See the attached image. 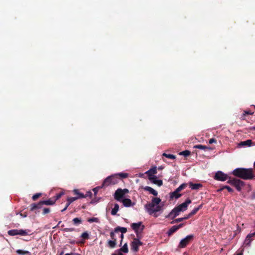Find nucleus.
I'll return each mask as SVG.
<instances>
[{"instance_id": "f257e3e1", "label": "nucleus", "mask_w": 255, "mask_h": 255, "mask_svg": "<svg viewBox=\"0 0 255 255\" xmlns=\"http://www.w3.org/2000/svg\"><path fill=\"white\" fill-rule=\"evenodd\" d=\"M164 203L161 202V200L159 198H153L150 203L145 205V208L147 212L150 215H153L157 217V213L163 210Z\"/></svg>"}, {"instance_id": "f03ea898", "label": "nucleus", "mask_w": 255, "mask_h": 255, "mask_svg": "<svg viewBox=\"0 0 255 255\" xmlns=\"http://www.w3.org/2000/svg\"><path fill=\"white\" fill-rule=\"evenodd\" d=\"M128 177V173H121L116 174L107 177L104 181L102 187L108 186L109 185H115L119 182L123 178H126Z\"/></svg>"}, {"instance_id": "7ed1b4c3", "label": "nucleus", "mask_w": 255, "mask_h": 255, "mask_svg": "<svg viewBox=\"0 0 255 255\" xmlns=\"http://www.w3.org/2000/svg\"><path fill=\"white\" fill-rule=\"evenodd\" d=\"M233 174L244 179H250L253 177L251 169L237 168L233 171Z\"/></svg>"}, {"instance_id": "20e7f679", "label": "nucleus", "mask_w": 255, "mask_h": 255, "mask_svg": "<svg viewBox=\"0 0 255 255\" xmlns=\"http://www.w3.org/2000/svg\"><path fill=\"white\" fill-rule=\"evenodd\" d=\"M127 231L128 230L126 228L118 226L115 228L113 231H112L110 233V237L112 240H117L116 235L118 234L120 236V237L121 238V243L120 245L121 246L122 245V243L124 238V234L126 233L127 232Z\"/></svg>"}, {"instance_id": "39448f33", "label": "nucleus", "mask_w": 255, "mask_h": 255, "mask_svg": "<svg viewBox=\"0 0 255 255\" xmlns=\"http://www.w3.org/2000/svg\"><path fill=\"white\" fill-rule=\"evenodd\" d=\"M131 228L135 233L137 237H141V234L142 232L144 226L141 222L133 223L130 225Z\"/></svg>"}, {"instance_id": "423d86ee", "label": "nucleus", "mask_w": 255, "mask_h": 255, "mask_svg": "<svg viewBox=\"0 0 255 255\" xmlns=\"http://www.w3.org/2000/svg\"><path fill=\"white\" fill-rule=\"evenodd\" d=\"M127 192L128 189H122L121 188H119L116 191L114 194V198L118 201H121L122 200V199L125 194Z\"/></svg>"}, {"instance_id": "0eeeda50", "label": "nucleus", "mask_w": 255, "mask_h": 255, "mask_svg": "<svg viewBox=\"0 0 255 255\" xmlns=\"http://www.w3.org/2000/svg\"><path fill=\"white\" fill-rule=\"evenodd\" d=\"M141 237H137V238H134L133 241L131 242V250L133 252H137L138 248L142 245V243L140 241Z\"/></svg>"}, {"instance_id": "6e6552de", "label": "nucleus", "mask_w": 255, "mask_h": 255, "mask_svg": "<svg viewBox=\"0 0 255 255\" xmlns=\"http://www.w3.org/2000/svg\"><path fill=\"white\" fill-rule=\"evenodd\" d=\"M228 182L234 186L238 191H241L244 186V182L239 179H233L229 180Z\"/></svg>"}, {"instance_id": "1a4fd4ad", "label": "nucleus", "mask_w": 255, "mask_h": 255, "mask_svg": "<svg viewBox=\"0 0 255 255\" xmlns=\"http://www.w3.org/2000/svg\"><path fill=\"white\" fill-rule=\"evenodd\" d=\"M193 238V236L192 235L187 236L180 241L178 247L182 248L185 247L192 241Z\"/></svg>"}, {"instance_id": "9d476101", "label": "nucleus", "mask_w": 255, "mask_h": 255, "mask_svg": "<svg viewBox=\"0 0 255 255\" xmlns=\"http://www.w3.org/2000/svg\"><path fill=\"white\" fill-rule=\"evenodd\" d=\"M148 179L153 184L157 185L158 186H161L163 184L162 181L158 179L156 175H148Z\"/></svg>"}, {"instance_id": "9b49d317", "label": "nucleus", "mask_w": 255, "mask_h": 255, "mask_svg": "<svg viewBox=\"0 0 255 255\" xmlns=\"http://www.w3.org/2000/svg\"><path fill=\"white\" fill-rule=\"evenodd\" d=\"M191 203V200L189 199H187L185 202L180 204L176 207L179 210L180 212H184L187 209V207L189 204Z\"/></svg>"}, {"instance_id": "f8f14e48", "label": "nucleus", "mask_w": 255, "mask_h": 255, "mask_svg": "<svg viewBox=\"0 0 255 255\" xmlns=\"http://www.w3.org/2000/svg\"><path fill=\"white\" fill-rule=\"evenodd\" d=\"M228 177V176L227 174L221 171H218L215 174V179L217 180L224 181L227 180Z\"/></svg>"}, {"instance_id": "ddd939ff", "label": "nucleus", "mask_w": 255, "mask_h": 255, "mask_svg": "<svg viewBox=\"0 0 255 255\" xmlns=\"http://www.w3.org/2000/svg\"><path fill=\"white\" fill-rule=\"evenodd\" d=\"M43 205V203H41V201L37 204L36 203L31 204L29 206L30 211H34L35 210L40 209L42 208V206Z\"/></svg>"}, {"instance_id": "4468645a", "label": "nucleus", "mask_w": 255, "mask_h": 255, "mask_svg": "<svg viewBox=\"0 0 255 255\" xmlns=\"http://www.w3.org/2000/svg\"><path fill=\"white\" fill-rule=\"evenodd\" d=\"M255 236V233H251L247 235L244 241V245L249 246L252 241V238Z\"/></svg>"}, {"instance_id": "2eb2a0df", "label": "nucleus", "mask_w": 255, "mask_h": 255, "mask_svg": "<svg viewBox=\"0 0 255 255\" xmlns=\"http://www.w3.org/2000/svg\"><path fill=\"white\" fill-rule=\"evenodd\" d=\"M180 213V212H179V210L176 207L170 212L168 216L173 219L178 216Z\"/></svg>"}, {"instance_id": "dca6fc26", "label": "nucleus", "mask_w": 255, "mask_h": 255, "mask_svg": "<svg viewBox=\"0 0 255 255\" xmlns=\"http://www.w3.org/2000/svg\"><path fill=\"white\" fill-rule=\"evenodd\" d=\"M183 226V224H180L178 226H174L172 227L168 231V234L169 236H170L173 233L175 232L177 230H178L179 229L181 228Z\"/></svg>"}, {"instance_id": "f3484780", "label": "nucleus", "mask_w": 255, "mask_h": 255, "mask_svg": "<svg viewBox=\"0 0 255 255\" xmlns=\"http://www.w3.org/2000/svg\"><path fill=\"white\" fill-rule=\"evenodd\" d=\"M143 189L144 190L149 192L150 194H151L154 196H157L158 194L157 192L150 187L145 186L143 188Z\"/></svg>"}, {"instance_id": "a211bd4d", "label": "nucleus", "mask_w": 255, "mask_h": 255, "mask_svg": "<svg viewBox=\"0 0 255 255\" xmlns=\"http://www.w3.org/2000/svg\"><path fill=\"white\" fill-rule=\"evenodd\" d=\"M189 185L190 187L192 190H198L200 187H201L202 186L201 184H200V183H193L192 182H190L189 183Z\"/></svg>"}, {"instance_id": "6ab92c4d", "label": "nucleus", "mask_w": 255, "mask_h": 255, "mask_svg": "<svg viewBox=\"0 0 255 255\" xmlns=\"http://www.w3.org/2000/svg\"><path fill=\"white\" fill-rule=\"evenodd\" d=\"M41 203H42L43 205H52L55 204V202L54 201V200L53 199V197H52L51 198L48 199L47 200L41 201Z\"/></svg>"}, {"instance_id": "aec40b11", "label": "nucleus", "mask_w": 255, "mask_h": 255, "mask_svg": "<svg viewBox=\"0 0 255 255\" xmlns=\"http://www.w3.org/2000/svg\"><path fill=\"white\" fill-rule=\"evenodd\" d=\"M252 144V141L250 139L247 140L246 141H242L239 144L240 146H251Z\"/></svg>"}, {"instance_id": "412c9836", "label": "nucleus", "mask_w": 255, "mask_h": 255, "mask_svg": "<svg viewBox=\"0 0 255 255\" xmlns=\"http://www.w3.org/2000/svg\"><path fill=\"white\" fill-rule=\"evenodd\" d=\"M181 196V194L179 192H177L176 190L172 192L170 194V199L173 198L178 199Z\"/></svg>"}, {"instance_id": "4be33fe9", "label": "nucleus", "mask_w": 255, "mask_h": 255, "mask_svg": "<svg viewBox=\"0 0 255 255\" xmlns=\"http://www.w3.org/2000/svg\"><path fill=\"white\" fill-rule=\"evenodd\" d=\"M73 192L74 195H76L77 196L76 197L78 198V199H80V198H84V194L80 192L79 190L78 189H74L73 191Z\"/></svg>"}, {"instance_id": "5701e85b", "label": "nucleus", "mask_w": 255, "mask_h": 255, "mask_svg": "<svg viewBox=\"0 0 255 255\" xmlns=\"http://www.w3.org/2000/svg\"><path fill=\"white\" fill-rule=\"evenodd\" d=\"M157 173L156 167H154L146 171L145 173L148 176V175H155V174Z\"/></svg>"}, {"instance_id": "b1692460", "label": "nucleus", "mask_w": 255, "mask_h": 255, "mask_svg": "<svg viewBox=\"0 0 255 255\" xmlns=\"http://www.w3.org/2000/svg\"><path fill=\"white\" fill-rule=\"evenodd\" d=\"M30 231L29 230H24L22 229L18 230V235L20 236H26L28 235V232Z\"/></svg>"}, {"instance_id": "393cba45", "label": "nucleus", "mask_w": 255, "mask_h": 255, "mask_svg": "<svg viewBox=\"0 0 255 255\" xmlns=\"http://www.w3.org/2000/svg\"><path fill=\"white\" fill-rule=\"evenodd\" d=\"M119 206L118 204H115L114 208L112 210L111 214L112 215H115L117 214V212L119 210Z\"/></svg>"}, {"instance_id": "a878e982", "label": "nucleus", "mask_w": 255, "mask_h": 255, "mask_svg": "<svg viewBox=\"0 0 255 255\" xmlns=\"http://www.w3.org/2000/svg\"><path fill=\"white\" fill-rule=\"evenodd\" d=\"M8 235L11 236H13L15 235H18V230L17 229H13L9 230L7 232Z\"/></svg>"}, {"instance_id": "bb28decb", "label": "nucleus", "mask_w": 255, "mask_h": 255, "mask_svg": "<svg viewBox=\"0 0 255 255\" xmlns=\"http://www.w3.org/2000/svg\"><path fill=\"white\" fill-rule=\"evenodd\" d=\"M72 222L74 225L78 226L82 223V220L80 218H75L73 219Z\"/></svg>"}, {"instance_id": "cd10ccee", "label": "nucleus", "mask_w": 255, "mask_h": 255, "mask_svg": "<svg viewBox=\"0 0 255 255\" xmlns=\"http://www.w3.org/2000/svg\"><path fill=\"white\" fill-rule=\"evenodd\" d=\"M117 244V240H110L108 241V245L111 248H114Z\"/></svg>"}, {"instance_id": "c85d7f7f", "label": "nucleus", "mask_w": 255, "mask_h": 255, "mask_svg": "<svg viewBox=\"0 0 255 255\" xmlns=\"http://www.w3.org/2000/svg\"><path fill=\"white\" fill-rule=\"evenodd\" d=\"M77 199L78 198H76V197H68L67 199V205L69 206L73 202L76 201Z\"/></svg>"}, {"instance_id": "c756f323", "label": "nucleus", "mask_w": 255, "mask_h": 255, "mask_svg": "<svg viewBox=\"0 0 255 255\" xmlns=\"http://www.w3.org/2000/svg\"><path fill=\"white\" fill-rule=\"evenodd\" d=\"M224 189H227L230 192H232L233 191V189L230 187L228 186H224L220 189H218V192H221Z\"/></svg>"}, {"instance_id": "7c9ffc66", "label": "nucleus", "mask_w": 255, "mask_h": 255, "mask_svg": "<svg viewBox=\"0 0 255 255\" xmlns=\"http://www.w3.org/2000/svg\"><path fill=\"white\" fill-rule=\"evenodd\" d=\"M187 186V184L183 183L181 184L179 187H178L175 190L178 192H180L182 190L184 189Z\"/></svg>"}, {"instance_id": "2f4dec72", "label": "nucleus", "mask_w": 255, "mask_h": 255, "mask_svg": "<svg viewBox=\"0 0 255 255\" xmlns=\"http://www.w3.org/2000/svg\"><path fill=\"white\" fill-rule=\"evenodd\" d=\"M63 194H64V193L63 192H61L59 193L58 194H56L55 196L53 197V198L54 200V201L56 202V200L59 199Z\"/></svg>"}, {"instance_id": "473e14b6", "label": "nucleus", "mask_w": 255, "mask_h": 255, "mask_svg": "<svg viewBox=\"0 0 255 255\" xmlns=\"http://www.w3.org/2000/svg\"><path fill=\"white\" fill-rule=\"evenodd\" d=\"M190 217L189 216V215H187L186 216H185L184 217H183V218H178L177 219H176L174 222H175V223H177V222H181L182 221H183L184 220H186V219H188V218H189Z\"/></svg>"}, {"instance_id": "72a5a7b5", "label": "nucleus", "mask_w": 255, "mask_h": 255, "mask_svg": "<svg viewBox=\"0 0 255 255\" xmlns=\"http://www.w3.org/2000/svg\"><path fill=\"white\" fill-rule=\"evenodd\" d=\"M99 221V219L98 218H95V217H92L91 218H89L88 219V222H89V223H93V222L98 223Z\"/></svg>"}, {"instance_id": "f704fd0d", "label": "nucleus", "mask_w": 255, "mask_h": 255, "mask_svg": "<svg viewBox=\"0 0 255 255\" xmlns=\"http://www.w3.org/2000/svg\"><path fill=\"white\" fill-rule=\"evenodd\" d=\"M16 253L19 255H25V254H29V252L28 251H24L21 250H18L16 251Z\"/></svg>"}, {"instance_id": "c9c22d12", "label": "nucleus", "mask_w": 255, "mask_h": 255, "mask_svg": "<svg viewBox=\"0 0 255 255\" xmlns=\"http://www.w3.org/2000/svg\"><path fill=\"white\" fill-rule=\"evenodd\" d=\"M81 237L84 240H88L89 238V235L87 232H85L82 234Z\"/></svg>"}, {"instance_id": "e433bc0d", "label": "nucleus", "mask_w": 255, "mask_h": 255, "mask_svg": "<svg viewBox=\"0 0 255 255\" xmlns=\"http://www.w3.org/2000/svg\"><path fill=\"white\" fill-rule=\"evenodd\" d=\"M163 155L164 156H165L166 157H167L168 158H170V159H174L175 158V156L173 154H167V153H164L163 154Z\"/></svg>"}, {"instance_id": "4c0bfd02", "label": "nucleus", "mask_w": 255, "mask_h": 255, "mask_svg": "<svg viewBox=\"0 0 255 255\" xmlns=\"http://www.w3.org/2000/svg\"><path fill=\"white\" fill-rule=\"evenodd\" d=\"M195 147L200 149H203V150H205L206 149H209V148L207 146H204L203 145H197L195 146Z\"/></svg>"}, {"instance_id": "58836bf2", "label": "nucleus", "mask_w": 255, "mask_h": 255, "mask_svg": "<svg viewBox=\"0 0 255 255\" xmlns=\"http://www.w3.org/2000/svg\"><path fill=\"white\" fill-rule=\"evenodd\" d=\"M41 196V194L40 193H36L32 196V199L33 201L37 200L39 197Z\"/></svg>"}, {"instance_id": "ea45409f", "label": "nucleus", "mask_w": 255, "mask_h": 255, "mask_svg": "<svg viewBox=\"0 0 255 255\" xmlns=\"http://www.w3.org/2000/svg\"><path fill=\"white\" fill-rule=\"evenodd\" d=\"M50 208H44L42 209V214L43 215H45L46 214L49 213L50 212Z\"/></svg>"}, {"instance_id": "a19ab883", "label": "nucleus", "mask_w": 255, "mask_h": 255, "mask_svg": "<svg viewBox=\"0 0 255 255\" xmlns=\"http://www.w3.org/2000/svg\"><path fill=\"white\" fill-rule=\"evenodd\" d=\"M199 210L196 208H195L189 214V216L190 217L195 214Z\"/></svg>"}, {"instance_id": "79ce46f5", "label": "nucleus", "mask_w": 255, "mask_h": 255, "mask_svg": "<svg viewBox=\"0 0 255 255\" xmlns=\"http://www.w3.org/2000/svg\"><path fill=\"white\" fill-rule=\"evenodd\" d=\"M190 153V152L188 150H185V151H182L180 153V155H184L185 156H188Z\"/></svg>"}, {"instance_id": "37998d69", "label": "nucleus", "mask_w": 255, "mask_h": 255, "mask_svg": "<svg viewBox=\"0 0 255 255\" xmlns=\"http://www.w3.org/2000/svg\"><path fill=\"white\" fill-rule=\"evenodd\" d=\"M92 193L89 191L86 192V194L84 195V198H86L87 197H92Z\"/></svg>"}, {"instance_id": "c03bdc74", "label": "nucleus", "mask_w": 255, "mask_h": 255, "mask_svg": "<svg viewBox=\"0 0 255 255\" xmlns=\"http://www.w3.org/2000/svg\"><path fill=\"white\" fill-rule=\"evenodd\" d=\"M63 231L64 232H72V231H75V229L74 228H64L63 230Z\"/></svg>"}, {"instance_id": "a18cd8bd", "label": "nucleus", "mask_w": 255, "mask_h": 255, "mask_svg": "<svg viewBox=\"0 0 255 255\" xmlns=\"http://www.w3.org/2000/svg\"><path fill=\"white\" fill-rule=\"evenodd\" d=\"M123 205L125 207H128V198H125L122 200Z\"/></svg>"}, {"instance_id": "49530a36", "label": "nucleus", "mask_w": 255, "mask_h": 255, "mask_svg": "<svg viewBox=\"0 0 255 255\" xmlns=\"http://www.w3.org/2000/svg\"><path fill=\"white\" fill-rule=\"evenodd\" d=\"M100 188V187H97L93 189L95 195L97 194Z\"/></svg>"}, {"instance_id": "de8ad7c7", "label": "nucleus", "mask_w": 255, "mask_h": 255, "mask_svg": "<svg viewBox=\"0 0 255 255\" xmlns=\"http://www.w3.org/2000/svg\"><path fill=\"white\" fill-rule=\"evenodd\" d=\"M209 142L210 144H212L213 143L216 142V140L214 138H211L209 139Z\"/></svg>"}, {"instance_id": "09e8293b", "label": "nucleus", "mask_w": 255, "mask_h": 255, "mask_svg": "<svg viewBox=\"0 0 255 255\" xmlns=\"http://www.w3.org/2000/svg\"><path fill=\"white\" fill-rule=\"evenodd\" d=\"M68 206H69L67 205V203L66 204V206H65V208L61 210V212H63L65 211L67 209Z\"/></svg>"}, {"instance_id": "8fccbe9b", "label": "nucleus", "mask_w": 255, "mask_h": 255, "mask_svg": "<svg viewBox=\"0 0 255 255\" xmlns=\"http://www.w3.org/2000/svg\"><path fill=\"white\" fill-rule=\"evenodd\" d=\"M203 207V204L200 205L198 207H196L197 209H198V210H199L202 207Z\"/></svg>"}, {"instance_id": "3c124183", "label": "nucleus", "mask_w": 255, "mask_h": 255, "mask_svg": "<svg viewBox=\"0 0 255 255\" xmlns=\"http://www.w3.org/2000/svg\"><path fill=\"white\" fill-rule=\"evenodd\" d=\"M131 201L130 200L128 199V207L131 206Z\"/></svg>"}, {"instance_id": "603ef678", "label": "nucleus", "mask_w": 255, "mask_h": 255, "mask_svg": "<svg viewBox=\"0 0 255 255\" xmlns=\"http://www.w3.org/2000/svg\"><path fill=\"white\" fill-rule=\"evenodd\" d=\"M245 113L246 114H249V115H252V114H253V113L249 112H245Z\"/></svg>"}, {"instance_id": "864d4df0", "label": "nucleus", "mask_w": 255, "mask_h": 255, "mask_svg": "<svg viewBox=\"0 0 255 255\" xmlns=\"http://www.w3.org/2000/svg\"><path fill=\"white\" fill-rule=\"evenodd\" d=\"M73 253H70V254H69V253H67V254H66L65 255H73Z\"/></svg>"}, {"instance_id": "5fc2aeb1", "label": "nucleus", "mask_w": 255, "mask_h": 255, "mask_svg": "<svg viewBox=\"0 0 255 255\" xmlns=\"http://www.w3.org/2000/svg\"><path fill=\"white\" fill-rule=\"evenodd\" d=\"M63 254H64V252H63V251H62V252L60 253L59 255H63Z\"/></svg>"}, {"instance_id": "6e6d98bb", "label": "nucleus", "mask_w": 255, "mask_h": 255, "mask_svg": "<svg viewBox=\"0 0 255 255\" xmlns=\"http://www.w3.org/2000/svg\"><path fill=\"white\" fill-rule=\"evenodd\" d=\"M39 211H35V213L36 214V213H39Z\"/></svg>"}, {"instance_id": "4d7b16f0", "label": "nucleus", "mask_w": 255, "mask_h": 255, "mask_svg": "<svg viewBox=\"0 0 255 255\" xmlns=\"http://www.w3.org/2000/svg\"><path fill=\"white\" fill-rule=\"evenodd\" d=\"M61 222V221H59L58 224H59Z\"/></svg>"}, {"instance_id": "13d9d810", "label": "nucleus", "mask_w": 255, "mask_h": 255, "mask_svg": "<svg viewBox=\"0 0 255 255\" xmlns=\"http://www.w3.org/2000/svg\"><path fill=\"white\" fill-rule=\"evenodd\" d=\"M241 255V254H238V255Z\"/></svg>"}, {"instance_id": "bf43d9fd", "label": "nucleus", "mask_w": 255, "mask_h": 255, "mask_svg": "<svg viewBox=\"0 0 255 255\" xmlns=\"http://www.w3.org/2000/svg\"><path fill=\"white\" fill-rule=\"evenodd\" d=\"M254 128L255 129V128Z\"/></svg>"}]
</instances>
